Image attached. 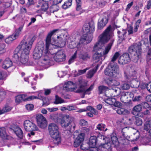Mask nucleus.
<instances>
[{
  "instance_id": "nucleus-1",
  "label": "nucleus",
  "mask_w": 151,
  "mask_h": 151,
  "mask_svg": "<svg viewBox=\"0 0 151 151\" xmlns=\"http://www.w3.org/2000/svg\"><path fill=\"white\" fill-rule=\"evenodd\" d=\"M57 30V29L54 30L48 34L46 39V48L44 50V54L38 62L39 65L40 66H45L46 68L50 65L51 55L50 53L49 50L62 47L65 45V42L59 36L57 37V41L55 42L54 44L51 43V37Z\"/></svg>"
},
{
  "instance_id": "nucleus-2",
  "label": "nucleus",
  "mask_w": 151,
  "mask_h": 151,
  "mask_svg": "<svg viewBox=\"0 0 151 151\" xmlns=\"http://www.w3.org/2000/svg\"><path fill=\"white\" fill-rule=\"evenodd\" d=\"M35 37H28L21 42L16 49L13 60L16 62L19 61L22 64L26 65H31L28 62L29 55L32 45Z\"/></svg>"
},
{
  "instance_id": "nucleus-3",
  "label": "nucleus",
  "mask_w": 151,
  "mask_h": 151,
  "mask_svg": "<svg viewBox=\"0 0 151 151\" xmlns=\"http://www.w3.org/2000/svg\"><path fill=\"white\" fill-rule=\"evenodd\" d=\"M127 127H121L122 136L119 138V140L116 134H112L111 135V142H109L103 144L100 146L101 151H123L124 145L127 144L128 140L125 137L124 129Z\"/></svg>"
},
{
  "instance_id": "nucleus-4",
  "label": "nucleus",
  "mask_w": 151,
  "mask_h": 151,
  "mask_svg": "<svg viewBox=\"0 0 151 151\" xmlns=\"http://www.w3.org/2000/svg\"><path fill=\"white\" fill-rule=\"evenodd\" d=\"M113 35L112 28L109 26L104 31L103 33L99 36V39L95 45L93 49L95 51L99 50L104 46Z\"/></svg>"
},
{
  "instance_id": "nucleus-5",
  "label": "nucleus",
  "mask_w": 151,
  "mask_h": 151,
  "mask_svg": "<svg viewBox=\"0 0 151 151\" xmlns=\"http://www.w3.org/2000/svg\"><path fill=\"white\" fill-rule=\"evenodd\" d=\"M49 135L54 139V142L57 144H59L61 141V138L59 131L58 126L54 123H51L48 126Z\"/></svg>"
},
{
  "instance_id": "nucleus-6",
  "label": "nucleus",
  "mask_w": 151,
  "mask_h": 151,
  "mask_svg": "<svg viewBox=\"0 0 151 151\" xmlns=\"http://www.w3.org/2000/svg\"><path fill=\"white\" fill-rule=\"evenodd\" d=\"M104 72L106 75L110 77H114L121 75L118 65L117 64L112 65L111 63L105 70Z\"/></svg>"
},
{
  "instance_id": "nucleus-7",
  "label": "nucleus",
  "mask_w": 151,
  "mask_h": 151,
  "mask_svg": "<svg viewBox=\"0 0 151 151\" xmlns=\"http://www.w3.org/2000/svg\"><path fill=\"white\" fill-rule=\"evenodd\" d=\"M141 44L140 42L138 44L135 43L129 47V50L130 52H135L134 53L133 58L134 61L137 62L140 58L142 53V49L141 47Z\"/></svg>"
},
{
  "instance_id": "nucleus-8",
  "label": "nucleus",
  "mask_w": 151,
  "mask_h": 151,
  "mask_svg": "<svg viewBox=\"0 0 151 151\" xmlns=\"http://www.w3.org/2000/svg\"><path fill=\"white\" fill-rule=\"evenodd\" d=\"M74 118L71 116L66 115L61 119L60 122V125L62 127H66L71 124L70 129L72 130H74L76 125L74 122Z\"/></svg>"
},
{
  "instance_id": "nucleus-9",
  "label": "nucleus",
  "mask_w": 151,
  "mask_h": 151,
  "mask_svg": "<svg viewBox=\"0 0 151 151\" xmlns=\"http://www.w3.org/2000/svg\"><path fill=\"white\" fill-rule=\"evenodd\" d=\"M114 40H112L108 45L106 47L105 50L103 51L102 53L101 52H96L93 56V59L95 63L98 62L101 59L102 55L107 54L111 48Z\"/></svg>"
},
{
  "instance_id": "nucleus-10",
  "label": "nucleus",
  "mask_w": 151,
  "mask_h": 151,
  "mask_svg": "<svg viewBox=\"0 0 151 151\" xmlns=\"http://www.w3.org/2000/svg\"><path fill=\"white\" fill-rule=\"evenodd\" d=\"M84 33L89 36L91 35L93 37V34L94 31V26L93 23H87L85 24L83 28Z\"/></svg>"
},
{
  "instance_id": "nucleus-11",
  "label": "nucleus",
  "mask_w": 151,
  "mask_h": 151,
  "mask_svg": "<svg viewBox=\"0 0 151 151\" xmlns=\"http://www.w3.org/2000/svg\"><path fill=\"white\" fill-rule=\"evenodd\" d=\"M36 118L37 124L40 128L44 129L46 128L47 125V121L46 119L41 114H37Z\"/></svg>"
},
{
  "instance_id": "nucleus-12",
  "label": "nucleus",
  "mask_w": 151,
  "mask_h": 151,
  "mask_svg": "<svg viewBox=\"0 0 151 151\" xmlns=\"http://www.w3.org/2000/svg\"><path fill=\"white\" fill-rule=\"evenodd\" d=\"M24 127L25 130L28 132L37 130L38 129L36 125L29 120L24 121Z\"/></svg>"
},
{
  "instance_id": "nucleus-13",
  "label": "nucleus",
  "mask_w": 151,
  "mask_h": 151,
  "mask_svg": "<svg viewBox=\"0 0 151 151\" xmlns=\"http://www.w3.org/2000/svg\"><path fill=\"white\" fill-rule=\"evenodd\" d=\"M45 50L43 47H36L33 52V58L37 60L41 58L43 56V54H44Z\"/></svg>"
},
{
  "instance_id": "nucleus-14",
  "label": "nucleus",
  "mask_w": 151,
  "mask_h": 151,
  "mask_svg": "<svg viewBox=\"0 0 151 151\" xmlns=\"http://www.w3.org/2000/svg\"><path fill=\"white\" fill-rule=\"evenodd\" d=\"M65 55L64 50H60L55 54L54 58L56 62H61L65 60Z\"/></svg>"
},
{
  "instance_id": "nucleus-15",
  "label": "nucleus",
  "mask_w": 151,
  "mask_h": 151,
  "mask_svg": "<svg viewBox=\"0 0 151 151\" xmlns=\"http://www.w3.org/2000/svg\"><path fill=\"white\" fill-rule=\"evenodd\" d=\"M130 61V58L129 54L125 53L120 56L118 62L120 65H124L129 62Z\"/></svg>"
},
{
  "instance_id": "nucleus-16",
  "label": "nucleus",
  "mask_w": 151,
  "mask_h": 151,
  "mask_svg": "<svg viewBox=\"0 0 151 151\" xmlns=\"http://www.w3.org/2000/svg\"><path fill=\"white\" fill-rule=\"evenodd\" d=\"M78 82L80 87L76 92L79 93L82 92L85 90V87L87 86V81L82 78H80L78 80Z\"/></svg>"
},
{
  "instance_id": "nucleus-17",
  "label": "nucleus",
  "mask_w": 151,
  "mask_h": 151,
  "mask_svg": "<svg viewBox=\"0 0 151 151\" xmlns=\"http://www.w3.org/2000/svg\"><path fill=\"white\" fill-rule=\"evenodd\" d=\"M84 133H81L77 136L74 142V147H77L84 141Z\"/></svg>"
},
{
  "instance_id": "nucleus-18",
  "label": "nucleus",
  "mask_w": 151,
  "mask_h": 151,
  "mask_svg": "<svg viewBox=\"0 0 151 151\" xmlns=\"http://www.w3.org/2000/svg\"><path fill=\"white\" fill-rule=\"evenodd\" d=\"M92 38L91 35L90 36H89L84 34L81 36L80 38V44H87L91 41Z\"/></svg>"
},
{
  "instance_id": "nucleus-19",
  "label": "nucleus",
  "mask_w": 151,
  "mask_h": 151,
  "mask_svg": "<svg viewBox=\"0 0 151 151\" xmlns=\"http://www.w3.org/2000/svg\"><path fill=\"white\" fill-rule=\"evenodd\" d=\"M136 73V71H134V74H133L130 72H129L128 71H126L124 73V76L126 80L128 82H130L136 79L137 78L135 76Z\"/></svg>"
},
{
  "instance_id": "nucleus-20",
  "label": "nucleus",
  "mask_w": 151,
  "mask_h": 151,
  "mask_svg": "<svg viewBox=\"0 0 151 151\" xmlns=\"http://www.w3.org/2000/svg\"><path fill=\"white\" fill-rule=\"evenodd\" d=\"M75 86V84L73 82L68 81L65 83L63 86V89L67 91H74Z\"/></svg>"
},
{
  "instance_id": "nucleus-21",
  "label": "nucleus",
  "mask_w": 151,
  "mask_h": 151,
  "mask_svg": "<svg viewBox=\"0 0 151 151\" xmlns=\"http://www.w3.org/2000/svg\"><path fill=\"white\" fill-rule=\"evenodd\" d=\"M12 65V63L9 58H6L4 60L2 65V68L5 69H7Z\"/></svg>"
},
{
  "instance_id": "nucleus-22",
  "label": "nucleus",
  "mask_w": 151,
  "mask_h": 151,
  "mask_svg": "<svg viewBox=\"0 0 151 151\" xmlns=\"http://www.w3.org/2000/svg\"><path fill=\"white\" fill-rule=\"evenodd\" d=\"M108 22V18L106 16H104L100 20L98 23V28L101 29L104 27Z\"/></svg>"
},
{
  "instance_id": "nucleus-23",
  "label": "nucleus",
  "mask_w": 151,
  "mask_h": 151,
  "mask_svg": "<svg viewBox=\"0 0 151 151\" xmlns=\"http://www.w3.org/2000/svg\"><path fill=\"white\" fill-rule=\"evenodd\" d=\"M127 31L124 29H120L118 30L117 33L118 37L119 38V40L120 41H122L124 40L126 37V34L127 33Z\"/></svg>"
},
{
  "instance_id": "nucleus-24",
  "label": "nucleus",
  "mask_w": 151,
  "mask_h": 151,
  "mask_svg": "<svg viewBox=\"0 0 151 151\" xmlns=\"http://www.w3.org/2000/svg\"><path fill=\"white\" fill-rule=\"evenodd\" d=\"M97 138L96 136H91L89 139L88 144L90 147H94L97 145Z\"/></svg>"
},
{
  "instance_id": "nucleus-25",
  "label": "nucleus",
  "mask_w": 151,
  "mask_h": 151,
  "mask_svg": "<svg viewBox=\"0 0 151 151\" xmlns=\"http://www.w3.org/2000/svg\"><path fill=\"white\" fill-rule=\"evenodd\" d=\"M26 95L25 94H22L18 95L16 96L15 100V102L17 104H19L21 103L22 100L24 101L26 100H28L27 99V98H25Z\"/></svg>"
},
{
  "instance_id": "nucleus-26",
  "label": "nucleus",
  "mask_w": 151,
  "mask_h": 151,
  "mask_svg": "<svg viewBox=\"0 0 151 151\" xmlns=\"http://www.w3.org/2000/svg\"><path fill=\"white\" fill-rule=\"evenodd\" d=\"M129 120L132 122L135 121V124L138 126H141L142 124V119L137 117L133 116L132 118L129 119Z\"/></svg>"
},
{
  "instance_id": "nucleus-27",
  "label": "nucleus",
  "mask_w": 151,
  "mask_h": 151,
  "mask_svg": "<svg viewBox=\"0 0 151 151\" xmlns=\"http://www.w3.org/2000/svg\"><path fill=\"white\" fill-rule=\"evenodd\" d=\"M129 92L123 93L122 94L121 97L120 98L121 101L124 103H127L129 101L128 100V96L130 94Z\"/></svg>"
},
{
  "instance_id": "nucleus-28",
  "label": "nucleus",
  "mask_w": 151,
  "mask_h": 151,
  "mask_svg": "<svg viewBox=\"0 0 151 151\" xmlns=\"http://www.w3.org/2000/svg\"><path fill=\"white\" fill-rule=\"evenodd\" d=\"M14 133L17 136L20 138H22L23 137V133L19 127H17L14 130Z\"/></svg>"
},
{
  "instance_id": "nucleus-29",
  "label": "nucleus",
  "mask_w": 151,
  "mask_h": 151,
  "mask_svg": "<svg viewBox=\"0 0 151 151\" xmlns=\"http://www.w3.org/2000/svg\"><path fill=\"white\" fill-rule=\"evenodd\" d=\"M42 93L40 91L38 92L37 96H30L27 97V99L31 100L34 99H42Z\"/></svg>"
},
{
  "instance_id": "nucleus-30",
  "label": "nucleus",
  "mask_w": 151,
  "mask_h": 151,
  "mask_svg": "<svg viewBox=\"0 0 151 151\" xmlns=\"http://www.w3.org/2000/svg\"><path fill=\"white\" fill-rule=\"evenodd\" d=\"M106 127V125L103 123H100L96 126V129L100 131H106L107 130V129H105Z\"/></svg>"
},
{
  "instance_id": "nucleus-31",
  "label": "nucleus",
  "mask_w": 151,
  "mask_h": 151,
  "mask_svg": "<svg viewBox=\"0 0 151 151\" xmlns=\"http://www.w3.org/2000/svg\"><path fill=\"white\" fill-rule=\"evenodd\" d=\"M90 57V55L87 52L82 53L80 55V58L84 60H86L89 59Z\"/></svg>"
},
{
  "instance_id": "nucleus-32",
  "label": "nucleus",
  "mask_w": 151,
  "mask_h": 151,
  "mask_svg": "<svg viewBox=\"0 0 151 151\" xmlns=\"http://www.w3.org/2000/svg\"><path fill=\"white\" fill-rule=\"evenodd\" d=\"M90 147L88 143L86 142H83L80 145V148L83 150H88Z\"/></svg>"
},
{
  "instance_id": "nucleus-33",
  "label": "nucleus",
  "mask_w": 151,
  "mask_h": 151,
  "mask_svg": "<svg viewBox=\"0 0 151 151\" xmlns=\"http://www.w3.org/2000/svg\"><path fill=\"white\" fill-rule=\"evenodd\" d=\"M72 0H68L64 3L62 5V7L63 9H66L70 7L72 5Z\"/></svg>"
},
{
  "instance_id": "nucleus-34",
  "label": "nucleus",
  "mask_w": 151,
  "mask_h": 151,
  "mask_svg": "<svg viewBox=\"0 0 151 151\" xmlns=\"http://www.w3.org/2000/svg\"><path fill=\"white\" fill-rule=\"evenodd\" d=\"M65 102L64 100L62 99L57 95L55 96V101L54 102V103L55 104H61Z\"/></svg>"
},
{
  "instance_id": "nucleus-35",
  "label": "nucleus",
  "mask_w": 151,
  "mask_h": 151,
  "mask_svg": "<svg viewBox=\"0 0 151 151\" xmlns=\"http://www.w3.org/2000/svg\"><path fill=\"white\" fill-rule=\"evenodd\" d=\"M111 96V98H109L106 99L105 101V102L109 104L113 105V104H114V103L115 101V99L112 96Z\"/></svg>"
},
{
  "instance_id": "nucleus-36",
  "label": "nucleus",
  "mask_w": 151,
  "mask_h": 151,
  "mask_svg": "<svg viewBox=\"0 0 151 151\" xmlns=\"http://www.w3.org/2000/svg\"><path fill=\"white\" fill-rule=\"evenodd\" d=\"M144 129L146 131H149L151 129V120L145 123L144 124Z\"/></svg>"
},
{
  "instance_id": "nucleus-37",
  "label": "nucleus",
  "mask_w": 151,
  "mask_h": 151,
  "mask_svg": "<svg viewBox=\"0 0 151 151\" xmlns=\"http://www.w3.org/2000/svg\"><path fill=\"white\" fill-rule=\"evenodd\" d=\"M108 88L106 86H100L99 87V93L101 94L107 91Z\"/></svg>"
},
{
  "instance_id": "nucleus-38",
  "label": "nucleus",
  "mask_w": 151,
  "mask_h": 151,
  "mask_svg": "<svg viewBox=\"0 0 151 151\" xmlns=\"http://www.w3.org/2000/svg\"><path fill=\"white\" fill-rule=\"evenodd\" d=\"M121 88L123 89H128L130 88L129 85L127 82H123L121 84Z\"/></svg>"
},
{
  "instance_id": "nucleus-39",
  "label": "nucleus",
  "mask_w": 151,
  "mask_h": 151,
  "mask_svg": "<svg viewBox=\"0 0 151 151\" xmlns=\"http://www.w3.org/2000/svg\"><path fill=\"white\" fill-rule=\"evenodd\" d=\"M110 92H112L115 93H117V94L115 95L114 94L113 96V97H114L115 96H117L118 94H119V89L116 87H115L114 88H112L111 89L109 90Z\"/></svg>"
},
{
  "instance_id": "nucleus-40",
  "label": "nucleus",
  "mask_w": 151,
  "mask_h": 151,
  "mask_svg": "<svg viewBox=\"0 0 151 151\" xmlns=\"http://www.w3.org/2000/svg\"><path fill=\"white\" fill-rule=\"evenodd\" d=\"M93 88V85H91L90 87L84 91L83 92H84V94H90L91 93V91Z\"/></svg>"
},
{
  "instance_id": "nucleus-41",
  "label": "nucleus",
  "mask_w": 151,
  "mask_h": 151,
  "mask_svg": "<svg viewBox=\"0 0 151 151\" xmlns=\"http://www.w3.org/2000/svg\"><path fill=\"white\" fill-rule=\"evenodd\" d=\"M116 112L119 114H125L127 113L128 111L124 109L121 108L117 110Z\"/></svg>"
},
{
  "instance_id": "nucleus-42",
  "label": "nucleus",
  "mask_w": 151,
  "mask_h": 151,
  "mask_svg": "<svg viewBox=\"0 0 151 151\" xmlns=\"http://www.w3.org/2000/svg\"><path fill=\"white\" fill-rule=\"evenodd\" d=\"M5 47V45L4 44H0V54H2L6 52Z\"/></svg>"
},
{
  "instance_id": "nucleus-43",
  "label": "nucleus",
  "mask_w": 151,
  "mask_h": 151,
  "mask_svg": "<svg viewBox=\"0 0 151 151\" xmlns=\"http://www.w3.org/2000/svg\"><path fill=\"white\" fill-rule=\"evenodd\" d=\"M77 51H76L69 60V64H70L73 63L76 58Z\"/></svg>"
},
{
  "instance_id": "nucleus-44",
  "label": "nucleus",
  "mask_w": 151,
  "mask_h": 151,
  "mask_svg": "<svg viewBox=\"0 0 151 151\" xmlns=\"http://www.w3.org/2000/svg\"><path fill=\"white\" fill-rule=\"evenodd\" d=\"M109 84L110 86H117L119 85V82H117L115 80H112L110 79L109 80Z\"/></svg>"
},
{
  "instance_id": "nucleus-45",
  "label": "nucleus",
  "mask_w": 151,
  "mask_h": 151,
  "mask_svg": "<svg viewBox=\"0 0 151 151\" xmlns=\"http://www.w3.org/2000/svg\"><path fill=\"white\" fill-rule=\"evenodd\" d=\"M76 10L80 11L81 9V0H76Z\"/></svg>"
},
{
  "instance_id": "nucleus-46",
  "label": "nucleus",
  "mask_w": 151,
  "mask_h": 151,
  "mask_svg": "<svg viewBox=\"0 0 151 151\" xmlns=\"http://www.w3.org/2000/svg\"><path fill=\"white\" fill-rule=\"evenodd\" d=\"M96 70L97 69L95 70L94 69H93L92 70H89L87 74L88 77L89 78H91L92 77Z\"/></svg>"
},
{
  "instance_id": "nucleus-47",
  "label": "nucleus",
  "mask_w": 151,
  "mask_h": 151,
  "mask_svg": "<svg viewBox=\"0 0 151 151\" xmlns=\"http://www.w3.org/2000/svg\"><path fill=\"white\" fill-rule=\"evenodd\" d=\"M42 99L43 101V105L45 106H47L50 103L49 100L47 98H45Z\"/></svg>"
},
{
  "instance_id": "nucleus-48",
  "label": "nucleus",
  "mask_w": 151,
  "mask_h": 151,
  "mask_svg": "<svg viewBox=\"0 0 151 151\" xmlns=\"http://www.w3.org/2000/svg\"><path fill=\"white\" fill-rule=\"evenodd\" d=\"M142 107L140 105H137L135 106L133 109V111L139 112L142 110Z\"/></svg>"
},
{
  "instance_id": "nucleus-49",
  "label": "nucleus",
  "mask_w": 151,
  "mask_h": 151,
  "mask_svg": "<svg viewBox=\"0 0 151 151\" xmlns=\"http://www.w3.org/2000/svg\"><path fill=\"white\" fill-rule=\"evenodd\" d=\"M14 39L12 35L9 37L5 39V42L8 44L11 43Z\"/></svg>"
},
{
  "instance_id": "nucleus-50",
  "label": "nucleus",
  "mask_w": 151,
  "mask_h": 151,
  "mask_svg": "<svg viewBox=\"0 0 151 151\" xmlns=\"http://www.w3.org/2000/svg\"><path fill=\"white\" fill-rule=\"evenodd\" d=\"M87 109L88 110H91L93 113L95 115H97L98 114V111L95 109L93 108L91 106H88L87 107Z\"/></svg>"
},
{
  "instance_id": "nucleus-51",
  "label": "nucleus",
  "mask_w": 151,
  "mask_h": 151,
  "mask_svg": "<svg viewBox=\"0 0 151 151\" xmlns=\"http://www.w3.org/2000/svg\"><path fill=\"white\" fill-rule=\"evenodd\" d=\"M119 55L120 54L118 52H116L111 58V62H114L116 61Z\"/></svg>"
},
{
  "instance_id": "nucleus-52",
  "label": "nucleus",
  "mask_w": 151,
  "mask_h": 151,
  "mask_svg": "<svg viewBox=\"0 0 151 151\" xmlns=\"http://www.w3.org/2000/svg\"><path fill=\"white\" fill-rule=\"evenodd\" d=\"M76 107L73 104L68 105L67 107V110L70 111L76 110Z\"/></svg>"
},
{
  "instance_id": "nucleus-53",
  "label": "nucleus",
  "mask_w": 151,
  "mask_h": 151,
  "mask_svg": "<svg viewBox=\"0 0 151 151\" xmlns=\"http://www.w3.org/2000/svg\"><path fill=\"white\" fill-rule=\"evenodd\" d=\"M6 135L5 129L4 128H0V136L3 137Z\"/></svg>"
},
{
  "instance_id": "nucleus-54",
  "label": "nucleus",
  "mask_w": 151,
  "mask_h": 151,
  "mask_svg": "<svg viewBox=\"0 0 151 151\" xmlns=\"http://www.w3.org/2000/svg\"><path fill=\"white\" fill-rule=\"evenodd\" d=\"M48 8V4L45 2L41 6V9L42 10L44 11H46Z\"/></svg>"
},
{
  "instance_id": "nucleus-55",
  "label": "nucleus",
  "mask_w": 151,
  "mask_h": 151,
  "mask_svg": "<svg viewBox=\"0 0 151 151\" xmlns=\"http://www.w3.org/2000/svg\"><path fill=\"white\" fill-rule=\"evenodd\" d=\"M89 69V68H86L83 70H78V73L77 74L76 76H78L79 75L83 74L86 71Z\"/></svg>"
},
{
  "instance_id": "nucleus-56",
  "label": "nucleus",
  "mask_w": 151,
  "mask_h": 151,
  "mask_svg": "<svg viewBox=\"0 0 151 151\" xmlns=\"http://www.w3.org/2000/svg\"><path fill=\"white\" fill-rule=\"evenodd\" d=\"M143 107L145 109L149 108L151 110V104H149L147 103L144 102L142 104Z\"/></svg>"
},
{
  "instance_id": "nucleus-57",
  "label": "nucleus",
  "mask_w": 151,
  "mask_h": 151,
  "mask_svg": "<svg viewBox=\"0 0 151 151\" xmlns=\"http://www.w3.org/2000/svg\"><path fill=\"white\" fill-rule=\"evenodd\" d=\"M26 108L27 110L29 111H31L33 110L34 106L31 104H27L26 105Z\"/></svg>"
},
{
  "instance_id": "nucleus-58",
  "label": "nucleus",
  "mask_w": 151,
  "mask_h": 151,
  "mask_svg": "<svg viewBox=\"0 0 151 151\" xmlns=\"http://www.w3.org/2000/svg\"><path fill=\"white\" fill-rule=\"evenodd\" d=\"M67 73L65 71H59L58 74V76L60 77H62L66 74Z\"/></svg>"
},
{
  "instance_id": "nucleus-59",
  "label": "nucleus",
  "mask_w": 151,
  "mask_h": 151,
  "mask_svg": "<svg viewBox=\"0 0 151 151\" xmlns=\"http://www.w3.org/2000/svg\"><path fill=\"white\" fill-rule=\"evenodd\" d=\"M47 110L50 112H52L56 111L58 110V107H52L48 108H47Z\"/></svg>"
},
{
  "instance_id": "nucleus-60",
  "label": "nucleus",
  "mask_w": 151,
  "mask_h": 151,
  "mask_svg": "<svg viewBox=\"0 0 151 151\" xmlns=\"http://www.w3.org/2000/svg\"><path fill=\"white\" fill-rule=\"evenodd\" d=\"M20 33L19 32H17L16 30L15 31V32L12 35H11L13 37V38L14 39H16L19 36Z\"/></svg>"
},
{
  "instance_id": "nucleus-61",
  "label": "nucleus",
  "mask_w": 151,
  "mask_h": 151,
  "mask_svg": "<svg viewBox=\"0 0 151 151\" xmlns=\"http://www.w3.org/2000/svg\"><path fill=\"white\" fill-rule=\"evenodd\" d=\"M80 124L82 126H86L87 124V122L84 119H81L80 121Z\"/></svg>"
},
{
  "instance_id": "nucleus-62",
  "label": "nucleus",
  "mask_w": 151,
  "mask_h": 151,
  "mask_svg": "<svg viewBox=\"0 0 151 151\" xmlns=\"http://www.w3.org/2000/svg\"><path fill=\"white\" fill-rule=\"evenodd\" d=\"M128 32L129 34H131L133 33L134 30H133V28L132 26H129L127 28Z\"/></svg>"
},
{
  "instance_id": "nucleus-63",
  "label": "nucleus",
  "mask_w": 151,
  "mask_h": 151,
  "mask_svg": "<svg viewBox=\"0 0 151 151\" xmlns=\"http://www.w3.org/2000/svg\"><path fill=\"white\" fill-rule=\"evenodd\" d=\"M133 4V1L131 2L130 3H129L127 4V7L125 9L126 11H128L131 7L132 6Z\"/></svg>"
},
{
  "instance_id": "nucleus-64",
  "label": "nucleus",
  "mask_w": 151,
  "mask_h": 151,
  "mask_svg": "<svg viewBox=\"0 0 151 151\" xmlns=\"http://www.w3.org/2000/svg\"><path fill=\"white\" fill-rule=\"evenodd\" d=\"M147 58L148 60L151 59V48H150L148 51Z\"/></svg>"
}]
</instances>
